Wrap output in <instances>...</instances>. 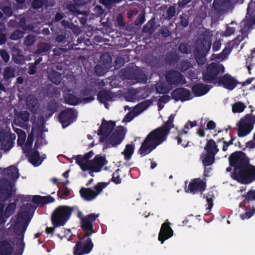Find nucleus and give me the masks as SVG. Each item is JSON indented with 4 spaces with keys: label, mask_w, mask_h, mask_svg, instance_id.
I'll use <instances>...</instances> for the list:
<instances>
[{
    "label": "nucleus",
    "mask_w": 255,
    "mask_h": 255,
    "mask_svg": "<svg viewBox=\"0 0 255 255\" xmlns=\"http://www.w3.org/2000/svg\"><path fill=\"white\" fill-rule=\"evenodd\" d=\"M175 116V114H171L162 126L152 130L147 134L138 151L141 156L148 154L166 140L170 130L174 127L173 122Z\"/></svg>",
    "instance_id": "f257e3e1"
},
{
    "label": "nucleus",
    "mask_w": 255,
    "mask_h": 255,
    "mask_svg": "<svg viewBox=\"0 0 255 255\" xmlns=\"http://www.w3.org/2000/svg\"><path fill=\"white\" fill-rule=\"evenodd\" d=\"M75 207L60 205L55 209L51 216V221L55 227L64 226L70 219Z\"/></svg>",
    "instance_id": "f03ea898"
},
{
    "label": "nucleus",
    "mask_w": 255,
    "mask_h": 255,
    "mask_svg": "<svg viewBox=\"0 0 255 255\" xmlns=\"http://www.w3.org/2000/svg\"><path fill=\"white\" fill-rule=\"evenodd\" d=\"M212 41L208 35H204L196 42L195 59L198 65H203L206 61V56L210 49Z\"/></svg>",
    "instance_id": "7ed1b4c3"
},
{
    "label": "nucleus",
    "mask_w": 255,
    "mask_h": 255,
    "mask_svg": "<svg viewBox=\"0 0 255 255\" xmlns=\"http://www.w3.org/2000/svg\"><path fill=\"white\" fill-rule=\"evenodd\" d=\"M225 72V67L220 63L212 62L207 65L205 71L202 72V80L206 83L218 82L220 75Z\"/></svg>",
    "instance_id": "20e7f679"
},
{
    "label": "nucleus",
    "mask_w": 255,
    "mask_h": 255,
    "mask_svg": "<svg viewBox=\"0 0 255 255\" xmlns=\"http://www.w3.org/2000/svg\"><path fill=\"white\" fill-rule=\"evenodd\" d=\"M231 178L243 184H249L255 181V166L249 163L237 171H233Z\"/></svg>",
    "instance_id": "39448f33"
},
{
    "label": "nucleus",
    "mask_w": 255,
    "mask_h": 255,
    "mask_svg": "<svg viewBox=\"0 0 255 255\" xmlns=\"http://www.w3.org/2000/svg\"><path fill=\"white\" fill-rule=\"evenodd\" d=\"M27 213L23 212L19 215L17 221L13 225V229L14 234L17 237L14 239V242L18 249H24L25 244L23 241L25 232L26 230L28 223L24 222V217L26 216Z\"/></svg>",
    "instance_id": "423d86ee"
},
{
    "label": "nucleus",
    "mask_w": 255,
    "mask_h": 255,
    "mask_svg": "<svg viewBox=\"0 0 255 255\" xmlns=\"http://www.w3.org/2000/svg\"><path fill=\"white\" fill-rule=\"evenodd\" d=\"M16 190L15 184L4 177L0 179V203H4L6 201H11Z\"/></svg>",
    "instance_id": "0eeeda50"
},
{
    "label": "nucleus",
    "mask_w": 255,
    "mask_h": 255,
    "mask_svg": "<svg viewBox=\"0 0 255 255\" xmlns=\"http://www.w3.org/2000/svg\"><path fill=\"white\" fill-rule=\"evenodd\" d=\"M229 162L230 166L234 167L233 171H237L250 163L249 157L242 151H236L231 154Z\"/></svg>",
    "instance_id": "6e6552de"
},
{
    "label": "nucleus",
    "mask_w": 255,
    "mask_h": 255,
    "mask_svg": "<svg viewBox=\"0 0 255 255\" xmlns=\"http://www.w3.org/2000/svg\"><path fill=\"white\" fill-rule=\"evenodd\" d=\"M255 122L254 116L247 115L238 124V135L239 137H244L249 134L254 128Z\"/></svg>",
    "instance_id": "1a4fd4ad"
},
{
    "label": "nucleus",
    "mask_w": 255,
    "mask_h": 255,
    "mask_svg": "<svg viewBox=\"0 0 255 255\" xmlns=\"http://www.w3.org/2000/svg\"><path fill=\"white\" fill-rule=\"evenodd\" d=\"M77 114L76 111L74 108H66L61 111L58 115V120L62 128H65L74 123L77 119Z\"/></svg>",
    "instance_id": "9d476101"
},
{
    "label": "nucleus",
    "mask_w": 255,
    "mask_h": 255,
    "mask_svg": "<svg viewBox=\"0 0 255 255\" xmlns=\"http://www.w3.org/2000/svg\"><path fill=\"white\" fill-rule=\"evenodd\" d=\"M94 247L92 239L88 238L86 240L77 242L73 249L74 255H83L89 254Z\"/></svg>",
    "instance_id": "9b49d317"
},
{
    "label": "nucleus",
    "mask_w": 255,
    "mask_h": 255,
    "mask_svg": "<svg viewBox=\"0 0 255 255\" xmlns=\"http://www.w3.org/2000/svg\"><path fill=\"white\" fill-rule=\"evenodd\" d=\"M125 135L124 127L122 126L118 127L115 131L106 140L107 147L117 146L122 142Z\"/></svg>",
    "instance_id": "f8f14e48"
},
{
    "label": "nucleus",
    "mask_w": 255,
    "mask_h": 255,
    "mask_svg": "<svg viewBox=\"0 0 255 255\" xmlns=\"http://www.w3.org/2000/svg\"><path fill=\"white\" fill-rule=\"evenodd\" d=\"M167 83L170 85H179L185 84L186 80L183 76L178 71L169 70L165 74Z\"/></svg>",
    "instance_id": "ddd939ff"
},
{
    "label": "nucleus",
    "mask_w": 255,
    "mask_h": 255,
    "mask_svg": "<svg viewBox=\"0 0 255 255\" xmlns=\"http://www.w3.org/2000/svg\"><path fill=\"white\" fill-rule=\"evenodd\" d=\"M172 99L176 102H185L191 100L192 97L190 91L186 88L179 87L175 89L171 93Z\"/></svg>",
    "instance_id": "4468645a"
},
{
    "label": "nucleus",
    "mask_w": 255,
    "mask_h": 255,
    "mask_svg": "<svg viewBox=\"0 0 255 255\" xmlns=\"http://www.w3.org/2000/svg\"><path fill=\"white\" fill-rule=\"evenodd\" d=\"M217 83L220 86H223V87L226 89L232 90L235 88L238 84H240L241 83L238 82V81L231 75L226 74L220 77Z\"/></svg>",
    "instance_id": "2eb2a0df"
},
{
    "label": "nucleus",
    "mask_w": 255,
    "mask_h": 255,
    "mask_svg": "<svg viewBox=\"0 0 255 255\" xmlns=\"http://www.w3.org/2000/svg\"><path fill=\"white\" fill-rule=\"evenodd\" d=\"M89 170L99 172L104 165L107 164L108 161L105 156L97 154L93 159L89 161Z\"/></svg>",
    "instance_id": "dca6fc26"
},
{
    "label": "nucleus",
    "mask_w": 255,
    "mask_h": 255,
    "mask_svg": "<svg viewBox=\"0 0 255 255\" xmlns=\"http://www.w3.org/2000/svg\"><path fill=\"white\" fill-rule=\"evenodd\" d=\"M206 182L200 178H195L189 183L188 190L195 194L198 192L203 193L206 189Z\"/></svg>",
    "instance_id": "f3484780"
},
{
    "label": "nucleus",
    "mask_w": 255,
    "mask_h": 255,
    "mask_svg": "<svg viewBox=\"0 0 255 255\" xmlns=\"http://www.w3.org/2000/svg\"><path fill=\"white\" fill-rule=\"evenodd\" d=\"M115 126V122L112 121H107L103 119L99 128L98 134L108 137L113 131Z\"/></svg>",
    "instance_id": "a211bd4d"
},
{
    "label": "nucleus",
    "mask_w": 255,
    "mask_h": 255,
    "mask_svg": "<svg viewBox=\"0 0 255 255\" xmlns=\"http://www.w3.org/2000/svg\"><path fill=\"white\" fill-rule=\"evenodd\" d=\"M16 134L11 132H5L1 139V146L4 151H9L14 145Z\"/></svg>",
    "instance_id": "6ab92c4d"
},
{
    "label": "nucleus",
    "mask_w": 255,
    "mask_h": 255,
    "mask_svg": "<svg viewBox=\"0 0 255 255\" xmlns=\"http://www.w3.org/2000/svg\"><path fill=\"white\" fill-rule=\"evenodd\" d=\"M173 234V231L170 226V223L168 222L163 223L161 227L158 234V240L163 244L164 242L171 238Z\"/></svg>",
    "instance_id": "aec40b11"
},
{
    "label": "nucleus",
    "mask_w": 255,
    "mask_h": 255,
    "mask_svg": "<svg viewBox=\"0 0 255 255\" xmlns=\"http://www.w3.org/2000/svg\"><path fill=\"white\" fill-rule=\"evenodd\" d=\"M230 3L231 0H214L213 8L215 12L220 15L229 9Z\"/></svg>",
    "instance_id": "412c9836"
},
{
    "label": "nucleus",
    "mask_w": 255,
    "mask_h": 255,
    "mask_svg": "<svg viewBox=\"0 0 255 255\" xmlns=\"http://www.w3.org/2000/svg\"><path fill=\"white\" fill-rule=\"evenodd\" d=\"M4 176L14 184L15 181L19 178L18 169L15 165H11L7 168H4L1 172Z\"/></svg>",
    "instance_id": "4be33fe9"
},
{
    "label": "nucleus",
    "mask_w": 255,
    "mask_h": 255,
    "mask_svg": "<svg viewBox=\"0 0 255 255\" xmlns=\"http://www.w3.org/2000/svg\"><path fill=\"white\" fill-rule=\"evenodd\" d=\"M99 216V214H96L95 213H91L85 217V219H83L81 223V227L83 230H92L94 228L93 222H94L97 218Z\"/></svg>",
    "instance_id": "5701e85b"
},
{
    "label": "nucleus",
    "mask_w": 255,
    "mask_h": 255,
    "mask_svg": "<svg viewBox=\"0 0 255 255\" xmlns=\"http://www.w3.org/2000/svg\"><path fill=\"white\" fill-rule=\"evenodd\" d=\"M96 89H93L92 87H87L82 89L80 93L83 96H87V97L83 98L81 102L84 103L91 102L95 100V96L96 94Z\"/></svg>",
    "instance_id": "b1692460"
},
{
    "label": "nucleus",
    "mask_w": 255,
    "mask_h": 255,
    "mask_svg": "<svg viewBox=\"0 0 255 255\" xmlns=\"http://www.w3.org/2000/svg\"><path fill=\"white\" fill-rule=\"evenodd\" d=\"M211 88V86L199 83L193 85L192 87V91L196 96L200 97L207 94Z\"/></svg>",
    "instance_id": "393cba45"
},
{
    "label": "nucleus",
    "mask_w": 255,
    "mask_h": 255,
    "mask_svg": "<svg viewBox=\"0 0 255 255\" xmlns=\"http://www.w3.org/2000/svg\"><path fill=\"white\" fill-rule=\"evenodd\" d=\"M28 158V161L35 166L40 165L42 163V160L40 161V153L39 151L33 148L32 150L25 153Z\"/></svg>",
    "instance_id": "a878e982"
},
{
    "label": "nucleus",
    "mask_w": 255,
    "mask_h": 255,
    "mask_svg": "<svg viewBox=\"0 0 255 255\" xmlns=\"http://www.w3.org/2000/svg\"><path fill=\"white\" fill-rule=\"evenodd\" d=\"M114 97L115 95L113 92L105 90L100 91L97 95V100L101 103L113 101Z\"/></svg>",
    "instance_id": "bb28decb"
},
{
    "label": "nucleus",
    "mask_w": 255,
    "mask_h": 255,
    "mask_svg": "<svg viewBox=\"0 0 255 255\" xmlns=\"http://www.w3.org/2000/svg\"><path fill=\"white\" fill-rule=\"evenodd\" d=\"M32 201L34 204L42 206L45 204L53 203L55 201V199L50 195L47 196L34 195L32 197Z\"/></svg>",
    "instance_id": "cd10ccee"
},
{
    "label": "nucleus",
    "mask_w": 255,
    "mask_h": 255,
    "mask_svg": "<svg viewBox=\"0 0 255 255\" xmlns=\"http://www.w3.org/2000/svg\"><path fill=\"white\" fill-rule=\"evenodd\" d=\"M79 193L81 197L87 201H92L97 196V194H96L95 191L90 188L82 187Z\"/></svg>",
    "instance_id": "c85d7f7f"
},
{
    "label": "nucleus",
    "mask_w": 255,
    "mask_h": 255,
    "mask_svg": "<svg viewBox=\"0 0 255 255\" xmlns=\"http://www.w3.org/2000/svg\"><path fill=\"white\" fill-rule=\"evenodd\" d=\"M13 251V248L8 241L2 240L0 242V255H11Z\"/></svg>",
    "instance_id": "c756f323"
},
{
    "label": "nucleus",
    "mask_w": 255,
    "mask_h": 255,
    "mask_svg": "<svg viewBox=\"0 0 255 255\" xmlns=\"http://www.w3.org/2000/svg\"><path fill=\"white\" fill-rule=\"evenodd\" d=\"M30 118V114L26 111L19 113L17 118L14 119V123L20 127H22L24 123L28 122Z\"/></svg>",
    "instance_id": "7c9ffc66"
},
{
    "label": "nucleus",
    "mask_w": 255,
    "mask_h": 255,
    "mask_svg": "<svg viewBox=\"0 0 255 255\" xmlns=\"http://www.w3.org/2000/svg\"><path fill=\"white\" fill-rule=\"evenodd\" d=\"M76 163L81 168L83 171L89 170L90 163L89 161L87 160L82 155H77L75 157Z\"/></svg>",
    "instance_id": "2f4dec72"
},
{
    "label": "nucleus",
    "mask_w": 255,
    "mask_h": 255,
    "mask_svg": "<svg viewBox=\"0 0 255 255\" xmlns=\"http://www.w3.org/2000/svg\"><path fill=\"white\" fill-rule=\"evenodd\" d=\"M48 77L53 84L58 85L62 81V75L55 70L51 69L48 72Z\"/></svg>",
    "instance_id": "473e14b6"
},
{
    "label": "nucleus",
    "mask_w": 255,
    "mask_h": 255,
    "mask_svg": "<svg viewBox=\"0 0 255 255\" xmlns=\"http://www.w3.org/2000/svg\"><path fill=\"white\" fill-rule=\"evenodd\" d=\"M204 149L206 152L210 153L214 155H216L219 152V149L216 142L212 139L207 141L206 144L204 147Z\"/></svg>",
    "instance_id": "72a5a7b5"
},
{
    "label": "nucleus",
    "mask_w": 255,
    "mask_h": 255,
    "mask_svg": "<svg viewBox=\"0 0 255 255\" xmlns=\"http://www.w3.org/2000/svg\"><path fill=\"white\" fill-rule=\"evenodd\" d=\"M60 107V103L58 101L51 100L48 102L46 107V110L50 113L46 116V117L50 118L56 113Z\"/></svg>",
    "instance_id": "f704fd0d"
},
{
    "label": "nucleus",
    "mask_w": 255,
    "mask_h": 255,
    "mask_svg": "<svg viewBox=\"0 0 255 255\" xmlns=\"http://www.w3.org/2000/svg\"><path fill=\"white\" fill-rule=\"evenodd\" d=\"M152 103L153 100L152 99H147L138 104L134 107V109L137 114H139L149 107Z\"/></svg>",
    "instance_id": "c9c22d12"
},
{
    "label": "nucleus",
    "mask_w": 255,
    "mask_h": 255,
    "mask_svg": "<svg viewBox=\"0 0 255 255\" xmlns=\"http://www.w3.org/2000/svg\"><path fill=\"white\" fill-rule=\"evenodd\" d=\"M215 156L216 155L210 154L208 152L203 154L201 156V158L204 166L205 167H207L212 165L215 162Z\"/></svg>",
    "instance_id": "e433bc0d"
},
{
    "label": "nucleus",
    "mask_w": 255,
    "mask_h": 255,
    "mask_svg": "<svg viewBox=\"0 0 255 255\" xmlns=\"http://www.w3.org/2000/svg\"><path fill=\"white\" fill-rule=\"evenodd\" d=\"M64 98L65 103L70 105L75 106L81 102L78 97L72 93L66 94Z\"/></svg>",
    "instance_id": "4c0bfd02"
},
{
    "label": "nucleus",
    "mask_w": 255,
    "mask_h": 255,
    "mask_svg": "<svg viewBox=\"0 0 255 255\" xmlns=\"http://www.w3.org/2000/svg\"><path fill=\"white\" fill-rule=\"evenodd\" d=\"M26 104L29 110L34 113L38 108V102L33 97H28L27 99Z\"/></svg>",
    "instance_id": "58836bf2"
},
{
    "label": "nucleus",
    "mask_w": 255,
    "mask_h": 255,
    "mask_svg": "<svg viewBox=\"0 0 255 255\" xmlns=\"http://www.w3.org/2000/svg\"><path fill=\"white\" fill-rule=\"evenodd\" d=\"M134 150V145L131 144H128L126 145L125 149L122 152L124 154L125 160H128L131 158Z\"/></svg>",
    "instance_id": "ea45409f"
},
{
    "label": "nucleus",
    "mask_w": 255,
    "mask_h": 255,
    "mask_svg": "<svg viewBox=\"0 0 255 255\" xmlns=\"http://www.w3.org/2000/svg\"><path fill=\"white\" fill-rule=\"evenodd\" d=\"M50 48L51 46L49 44L46 43H41L36 50L35 54L41 55H46L49 51Z\"/></svg>",
    "instance_id": "a19ab883"
},
{
    "label": "nucleus",
    "mask_w": 255,
    "mask_h": 255,
    "mask_svg": "<svg viewBox=\"0 0 255 255\" xmlns=\"http://www.w3.org/2000/svg\"><path fill=\"white\" fill-rule=\"evenodd\" d=\"M179 59V56L176 53H169L165 58V62L170 65H174Z\"/></svg>",
    "instance_id": "79ce46f5"
},
{
    "label": "nucleus",
    "mask_w": 255,
    "mask_h": 255,
    "mask_svg": "<svg viewBox=\"0 0 255 255\" xmlns=\"http://www.w3.org/2000/svg\"><path fill=\"white\" fill-rule=\"evenodd\" d=\"M244 198L243 203L246 206L251 201H255V190H250L246 194L243 195Z\"/></svg>",
    "instance_id": "37998d69"
},
{
    "label": "nucleus",
    "mask_w": 255,
    "mask_h": 255,
    "mask_svg": "<svg viewBox=\"0 0 255 255\" xmlns=\"http://www.w3.org/2000/svg\"><path fill=\"white\" fill-rule=\"evenodd\" d=\"M19 26L24 31H32L34 28L33 24H27L26 18L24 17H21L19 20Z\"/></svg>",
    "instance_id": "c03bdc74"
},
{
    "label": "nucleus",
    "mask_w": 255,
    "mask_h": 255,
    "mask_svg": "<svg viewBox=\"0 0 255 255\" xmlns=\"http://www.w3.org/2000/svg\"><path fill=\"white\" fill-rule=\"evenodd\" d=\"M155 23L152 19L149 20L142 28V31L144 33H151L154 30Z\"/></svg>",
    "instance_id": "a18cd8bd"
},
{
    "label": "nucleus",
    "mask_w": 255,
    "mask_h": 255,
    "mask_svg": "<svg viewBox=\"0 0 255 255\" xmlns=\"http://www.w3.org/2000/svg\"><path fill=\"white\" fill-rule=\"evenodd\" d=\"M12 60L15 64H22L24 62V56L18 50L15 53L12 54Z\"/></svg>",
    "instance_id": "49530a36"
},
{
    "label": "nucleus",
    "mask_w": 255,
    "mask_h": 255,
    "mask_svg": "<svg viewBox=\"0 0 255 255\" xmlns=\"http://www.w3.org/2000/svg\"><path fill=\"white\" fill-rule=\"evenodd\" d=\"M5 203H0V226L4 227L8 217L5 216L4 212Z\"/></svg>",
    "instance_id": "de8ad7c7"
},
{
    "label": "nucleus",
    "mask_w": 255,
    "mask_h": 255,
    "mask_svg": "<svg viewBox=\"0 0 255 255\" xmlns=\"http://www.w3.org/2000/svg\"><path fill=\"white\" fill-rule=\"evenodd\" d=\"M16 207V204L15 202L10 203L8 204L4 210L5 216L8 218L14 212Z\"/></svg>",
    "instance_id": "09e8293b"
},
{
    "label": "nucleus",
    "mask_w": 255,
    "mask_h": 255,
    "mask_svg": "<svg viewBox=\"0 0 255 255\" xmlns=\"http://www.w3.org/2000/svg\"><path fill=\"white\" fill-rule=\"evenodd\" d=\"M178 50L182 53L188 54L191 52V46L187 43L181 42L179 44Z\"/></svg>",
    "instance_id": "8fccbe9b"
},
{
    "label": "nucleus",
    "mask_w": 255,
    "mask_h": 255,
    "mask_svg": "<svg viewBox=\"0 0 255 255\" xmlns=\"http://www.w3.org/2000/svg\"><path fill=\"white\" fill-rule=\"evenodd\" d=\"M246 108L245 105L241 102H238L234 104L232 106V111L234 113L243 112Z\"/></svg>",
    "instance_id": "3c124183"
},
{
    "label": "nucleus",
    "mask_w": 255,
    "mask_h": 255,
    "mask_svg": "<svg viewBox=\"0 0 255 255\" xmlns=\"http://www.w3.org/2000/svg\"><path fill=\"white\" fill-rule=\"evenodd\" d=\"M232 48L230 46V45H227L226 46L225 48L222 50V51L218 55L217 58L218 59H225L228 55L231 53Z\"/></svg>",
    "instance_id": "603ef678"
},
{
    "label": "nucleus",
    "mask_w": 255,
    "mask_h": 255,
    "mask_svg": "<svg viewBox=\"0 0 255 255\" xmlns=\"http://www.w3.org/2000/svg\"><path fill=\"white\" fill-rule=\"evenodd\" d=\"M70 191L67 187H63L59 188L57 195L60 199H64L70 195Z\"/></svg>",
    "instance_id": "864d4df0"
},
{
    "label": "nucleus",
    "mask_w": 255,
    "mask_h": 255,
    "mask_svg": "<svg viewBox=\"0 0 255 255\" xmlns=\"http://www.w3.org/2000/svg\"><path fill=\"white\" fill-rule=\"evenodd\" d=\"M24 32L19 29L14 30L10 35V39L12 40H18L23 37Z\"/></svg>",
    "instance_id": "5fc2aeb1"
},
{
    "label": "nucleus",
    "mask_w": 255,
    "mask_h": 255,
    "mask_svg": "<svg viewBox=\"0 0 255 255\" xmlns=\"http://www.w3.org/2000/svg\"><path fill=\"white\" fill-rule=\"evenodd\" d=\"M255 213V208L253 207L252 209L248 208L246 210L245 213L240 215V217L242 220L250 218Z\"/></svg>",
    "instance_id": "6e6d98bb"
},
{
    "label": "nucleus",
    "mask_w": 255,
    "mask_h": 255,
    "mask_svg": "<svg viewBox=\"0 0 255 255\" xmlns=\"http://www.w3.org/2000/svg\"><path fill=\"white\" fill-rule=\"evenodd\" d=\"M229 135L231 137V139L229 141H227L226 140H223V145L222 147V150L224 151H226L227 150L228 147L233 144V142L235 140L236 138V136H233L232 132H230Z\"/></svg>",
    "instance_id": "4d7b16f0"
},
{
    "label": "nucleus",
    "mask_w": 255,
    "mask_h": 255,
    "mask_svg": "<svg viewBox=\"0 0 255 255\" xmlns=\"http://www.w3.org/2000/svg\"><path fill=\"white\" fill-rule=\"evenodd\" d=\"M35 42V37L33 34H28L27 35L24 40V44L27 46H30Z\"/></svg>",
    "instance_id": "13d9d810"
},
{
    "label": "nucleus",
    "mask_w": 255,
    "mask_h": 255,
    "mask_svg": "<svg viewBox=\"0 0 255 255\" xmlns=\"http://www.w3.org/2000/svg\"><path fill=\"white\" fill-rule=\"evenodd\" d=\"M251 29V25L248 23H244V25L241 26V32L242 33V35L241 36H243L244 38L248 37V35Z\"/></svg>",
    "instance_id": "bf43d9fd"
},
{
    "label": "nucleus",
    "mask_w": 255,
    "mask_h": 255,
    "mask_svg": "<svg viewBox=\"0 0 255 255\" xmlns=\"http://www.w3.org/2000/svg\"><path fill=\"white\" fill-rule=\"evenodd\" d=\"M33 137L31 138L28 137L27 141L23 147V151L24 153L28 152L29 151L32 150L33 149L31 148L33 144Z\"/></svg>",
    "instance_id": "052dcab7"
},
{
    "label": "nucleus",
    "mask_w": 255,
    "mask_h": 255,
    "mask_svg": "<svg viewBox=\"0 0 255 255\" xmlns=\"http://www.w3.org/2000/svg\"><path fill=\"white\" fill-rule=\"evenodd\" d=\"M120 169H117L112 174L111 181L116 184H119L122 182V178L119 175Z\"/></svg>",
    "instance_id": "680f3d73"
},
{
    "label": "nucleus",
    "mask_w": 255,
    "mask_h": 255,
    "mask_svg": "<svg viewBox=\"0 0 255 255\" xmlns=\"http://www.w3.org/2000/svg\"><path fill=\"white\" fill-rule=\"evenodd\" d=\"M138 114H137V112L133 109L130 112H128L125 116L124 121L126 122H130L135 117L137 116Z\"/></svg>",
    "instance_id": "e2e57ef3"
},
{
    "label": "nucleus",
    "mask_w": 255,
    "mask_h": 255,
    "mask_svg": "<svg viewBox=\"0 0 255 255\" xmlns=\"http://www.w3.org/2000/svg\"><path fill=\"white\" fill-rule=\"evenodd\" d=\"M244 39L245 38L243 36L239 35L232 41L228 43V44L230 45V46L231 48H234V47L238 46L240 42L244 40Z\"/></svg>",
    "instance_id": "0e129e2a"
},
{
    "label": "nucleus",
    "mask_w": 255,
    "mask_h": 255,
    "mask_svg": "<svg viewBox=\"0 0 255 255\" xmlns=\"http://www.w3.org/2000/svg\"><path fill=\"white\" fill-rule=\"evenodd\" d=\"M175 12V7L174 6H170L166 10V15L165 18L167 20L170 19L174 16Z\"/></svg>",
    "instance_id": "69168bd1"
},
{
    "label": "nucleus",
    "mask_w": 255,
    "mask_h": 255,
    "mask_svg": "<svg viewBox=\"0 0 255 255\" xmlns=\"http://www.w3.org/2000/svg\"><path fill=\"white\" fill-rule=\"evenodd\" d=\"M108 184L105 182H99L94 186V189L96 190L95 193L97 196L102 191L103 189L106 187Z\"/></svg>",
    "instance_id": "338daca9"
},
{
    "label": "nucleus",
    "mask_w": 255,
    "mask_h": 255,
    "mask_svg": "<svg viewBox=\"0 0 255 255\" xmlns=\"http://www.w3.org/2000/svg\"><path fill=\"white\" fill-rule=\"evenodd\" d=\"M44 3L42 0H33L31 3V8L38 10L42 8Z\"/></svg>",
    "instance_id": "774afa93"
}]
</instances>
